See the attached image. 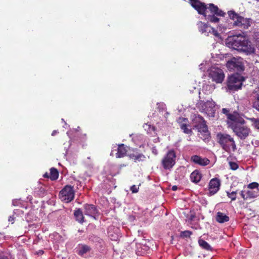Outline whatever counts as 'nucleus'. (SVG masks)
Masks as SVG:
<instances>
[{
	"label": "nucleus",
	"instance_id": "obj_39",
	"mask_svg": "<svg viewBox=\"0 0 259 259\" xmlns=\"http://www.w3.org/2000/svg\"><path fill=\"white\" fill-rule=\"evenodd\" d=\"M229 165L230 168L233 170H236L238 168V165L235 162H230Z\"/></svg>",
	"mask_w": 259,
	"mask_h": 259
},
{
	"label": "nucleus",
	"instance_id": "obj_16",
	"mask_svg": "<svg viewBox=\"0 0 259 259\" xmlns=\"http://www.w3.org/2000/svg\"><path fill=\"white\" fill-rule=\"evenodd\" d=\"M128 156L136 162L143 161L146 159V156L143 153L138 152L137 149L134 150L133 153L128 154Z\"/></svg>",
	"mask_w": 259,
	"mask_h": 259
},
{
	"label": "nucleus",
	"instance_id": "obj_38",
	"mask_svg": "<svg viewBox=\"0 0 259 259\" xmlns=\"http://www.w3.org/2000/svg\"><path fill=\"white\" fill-rule=\"evenodd\" d=\"M247 119L250 121L252 123V126L255 127L258 118H255L254 117L247 118Z\"/></svg>",
	"mask_w": 259,
	"mask_h": 259
},
{
	"label": "nucleus",
	"instance_id": "obj_49",
	"mask_svg": "<svg viewBox=\"0 0 259 259\" xmlns=\"http://www.w3.org/2000/svg\"><path fill=\"white\" fill-rule=\"evenodd\" d=\"M177 189H178V187H177V186H173L172 187V189H172L173 191H176V190H177Z\"/></svg>",
	"mask_w": 259,
	"mask_h": 259
},
{
	"label": "nucleus",
	"instance_id": "obj_31",
	"mask_svg": "<svg viewBox=\"0 0 259 259\" xmlns=\"http://www.w3.org/2000/svg\"><path fill=\"white\" fill-rule=\"evenodd\" d=\"M253 107L259 112V93L256 95L253 102Z\"/></svg>",
	"mask_w": 259,
	"mask_h": 259
},
{
	"label": "nucleus",
	"instance_id": "obj_9",
	"mask_svg": "<svg viewBox=\"0 0 259 259\" xmlns=\"http://www.w3.org/2000/svg\"><path fill=\"white\" fill-rule=\"evenodd\" d=\"M176 153L174 150H169L161 160V164L165 169L171 168L176 163Z\"/></svg>",
	"mask_w": 259,
	"mask_h": 259
},
{
	"label": "nucleus",
	"instance_id": "obj_52",
	"mask_svg": "<svg viewBox=\"0 0 259 259\" xmlns=\"http://www.w3.org/2000/svg\"><path fill=\"white\" fill-rule=\"evenodd\" d=\"M258 2H259V0H257Z\"/></svg>",
	"mask_w": 259,
	"mask_h": 259
},
{
	"label": "nucleus",
	"instance_id": "obj_20",
	"mask_svg": "<svg viewBox=\"0 0 259 259\" xmlns=\"http://www.w3.org/2000/svg\"><path fill=\"white\" fill-rule=\"evenodd\" d=\"M202 175L198 170H195L190 175V179L192 182L198 183L201 180Z\"/></svg>",
	"mask_w": 259,
	"mask_h": 259
},
{
	"label": "nucleus",
	"instance_id": "obj_36",
	"mask_svg": "<svg viewBox=\"0 0 259 259\" xmlns=\"http://www.w3.org/2000/svg\"><path fill=\"white\" fill-rule=\"evenodd\" d=\"M259 184L257 182H252L247 185V188L250 189H258Z\"/></svg>",
	"mask_w": 259,
	"mask_h": 259
},
{
	"label": "nucleus",
	"instance_id": "obj_32",
	"mask_svg": "<svg viewBox=\"0 0 259 259\" xmlns=\"http://www.w3.org/2000/svg\"><path fill=\"white\" fill-rule=\"evenodd\" d=\"M192 234V232L188 230L182 231L180 233V237L182 238H189Z\"/></svg>",
	"mask_w": 259,
	"mask_h": 259
},
{
	"label": "nucleus",
	"instance_id": "obj_11",
	"mask_svg": "<svg viewBox=\"0 0 259 259\" xmlns=\"http://www.w3.org/2000/svg\"><path fill=\"white\" fill-rule=\"evenodd\" d=\"M221 181L218 178L212 179L208 184L209 196H212L216 194L220 189Z\"/></svg>",
	"mask_w": 259,
	"mask_h": 259
},
{
	"label": "nucleus",
	"instance_id": "obj_12",
	"mask_svg": "<svg viewBox=\"0 0 259 259\" xmlns=\"http://www.w3.org/2000/svg\"><path fill=\"white\" fill-rule=\"evenodd\" d=\"M84 209V213L94 218H95V215L98 213V210L96 207L93 204H85L83 206Z\"/></svg>",
	"mask_w": 259,
	"mask_h": 259
},
{
	"label": "nucleus",
	"instance_id": "obj_33",
	"mask_svg": "<svg viewBox=\"0 0 259 259\" xmlns=\"http://www.w3.org/2000/svg\"><path fill=\"white\" fill-rule=\"evenodd\" d=\"M215 14L207 15V19L211 22L217 23L219 21V18L214 16Z\"/></svg>",
	"mask_w": 259,
	"mask_h": 259
},
{
	"label": "nucleus",
	"instance_id": "obj_45",
	"mask_svg": "<svg viewBox=\"0 0 259 259\" xmlns=\"http://www.w3.org/2000/svg\"><path fill=\"white\" fill-rule=\"evenodd\" d=\"M14 219H15L14 216L12 215V216H10L9 218V220H9V222H12V224H13L14 222Z\"/></svg>",
	"mask_w": 259,
	"mask_h": 259
},
{
	"label": "nucleus",
	"instance_id": "obj_27",
	"mask_svg": "<svg viewBox=\"0 0 259 259\" xmlns=\"http://www.w3.org/2000/svg\"><path fill=\"white\" fill-rule=\"evenodd\" d=\"M199 245L203 248L206 250H211V247L210 245L205 240L203 239H200L198 241Z\"/></svg>",
	"mask_w": 259,
	"mask_h": 259
},
{
	"label": "nucleus",
	"instance_id": "obj_51",
	"mask_svg": "<svg viewBox=\"0 0 259 259\" xmlns=\"http://www.w3.org/2000/svg\"><path fill=\"white\" fill-rule=\"evenodd\" d=\"M0 259H9L7 256H0Z\"/></svg>",
	"mask_w": 259,
	"mask_h": 259
},
{
	"label": "nucleus",
	"instance_id": "obj_28",
	"mask_svg": "<svg viewBox=\"0 0 259 259\" xmlns=\"http://www.w3.org/2000/svg\"><path fill=\"white\" fill-rule=\"evenodd\" d=\"M181 129L183 131V132L187 134H190L192 133V130L190 128V125L188 124H182L181 126H180Z\"/></svg>",
	"mask_w": 259,
	"mask_h": 259
},
{
	"label": "nucleus",
	"instance_id": "obj_13",
	"mask_svg": "<svg viewBox=\"0 0 259 259\" xmlns=\"http://www.w3.org/2000/svg\"><path fill=\"white\" fill-rule=\"evenodd\" d=\"M241 118H242L240 117L239 113L236 111H234L228 114L227 117V124L228 126L231 128V124L240 122Z\"/></svg>",
	"mask_w": 259,
	"mask_h": 259
},
{
	"label": "nucleus",
	"instance_id": "obj_7",
	"mask_svg": "<svg viewBox=\"0 0 259 259\" xmlns=\"http://www.w3.org/2000/svg\"><path fill=\"white\" fill-rule=\"evenodd\" d=\"M74 194L73 187L67 185L60 191L59 196L62 201L69 203L74 199Z\"/></svg>",
	"mask_w": 259,
	"mask_h": 259
},
{
	"label": "nucleus",
	"instance_id": "obj_47",
	"mask_svg": "<svg viewBox=\"0 0 259 259\" xmlns=\"http://www.w3.org/2000/svg\"><path fill=\"white\" fill-rule=\"evenodd\" d=\"M254 128H255V129H256V130L259 131V118H258V120L257 121L256 124Z\"/></svg>",
	"mask_w": 259,
	"mask_h": 259
},
{
	"label": "nucleus",
	"instance_id": "obj_34",
	"mask_svg": "<svg viewBox=\"0 0 259 259\" xmlns=\"http://www.w3.org/2000/svg\"><path fill=\"white\" fill-rule=\"evenodd\" d=\"M236 191H233L232 192H227V196L230 198L232 201H234L236 199Z\"/></svg>",
	"mask_w": 259,
	"mask_h": 259
},
{
	"label": "nucleus",
	"instance_id": "obj_44",
	"mask_svg": "<svg viewBox=\"0 0 259 259\" xmlns=\"http://www.w3.org/2000/svg\"><path fill=\"white\" fill-rule=\"evenodd\" d=\"M195 217H196V215L195 214H191L189 218V220L190 221L192 222L194 220V219L195 218Z\"/></svg>",
	"mask_w": 259,
	"mask_h": 259
},
{
	"label": "nucleus",
	"instance_id": "obj_19",
	"mask_svg": "<svg viewBox=\"0 0 259 259\" xmlns=\"http://www.w3.org/2000/svg\"><path fill=\"white\" fill-rule=\"evenodd\" d=\"M127 152V147L123 144H121L118 145L117 148V152L116 153V158H122L124 157Z\"/></svg>",
	"mask_w": 259,
	"mask_h": 259
},
{
	"label": "nucleus",
	"instance_id": "obj_6",
	"mask_svg": "<svg viewBox=\"0 0 259 259\" xmlns=\"http://www.w3.org/2000/svg\"><path fill=\"white\" fill-rule=\"evenodd\" d=\"M195 123V127L198 130V132L203 135L206 139L209 136L210 134L208 130V127L204 118L200 115H196L193 120Z\"/></svg>",
	"mask_w": 259,
	"mask_h": 259
},
{
	"label": "nucleus",
	"instance_id": "obj_29",
	"mask_svg": "<svg viewBox=\"0 0 259 259\" xmlns=\"http://www.w3.org/2000/svg\"><path fill=\"white\" fill-rule=\"evenodd\" d=\"M145 130L147 131L148 133L152 134L153 132H155V127L153 125H151L149 124H145L144 126Z\"/></svg>",
	"mask_w": 259,
	"mask_h": 259
},
{
	"label": "nucleus",
	"instance_id": "obj_41",
	"mask_svg": "<svg viewBox=\"0 0 259 259\" xmlns=\"http://www.w3.org/2000/svg\"><path fill=\"white\" fill-rule=\"evenodd\" d=\"M222 113L225 114L227 116V117H228V115L231 113H230L229 109H228L227 108H223Z\"/></svg>",
	"mask_w": 259,
	"mask_h": 259
},
{
	"label": "nucleus",
	"instance_id": "obj_25",
	"mask_svg": "<svg viewBox=\"0 0 259 259\" xmlns=\"http://www.w3.org/2000/svg\"><path fill=\"white\" fill-rule=\"evenodd\" d=\"M34 193L39 197H44L47 193L45 187L41 185H39V186L35 188Z\"/></svg>",
	"mask_w": 259,
	"mask_h": 259
},
{
	"label": "nucleus",
	"instance_id": "obj_23",
	"mask_svg": "<svg viewBox=\"0 0 259 259\" xmlns=\"http://www.w3.org/2000/svg\"><path fill=\"white\" fill-rule=\"evenodd\" d=\"M216 220L220 223H224L229 221V217L222 212H218L217 214Z\"/></svg>",
	"mask_w": 259,
	"mask_h": 259
},
{
	"label": "nucleus",
	"instance_id": "obj_30",
	"mask_svg": "<svg viewBox=\"0 0 259 259\" xmlns=\"http://www.w3.org/2000/svg\"><path fill=\"white\" fill-rule=\"evenodd\" d=\"M246 195L247 198H254L258 196L257 192L252 190L247 191Z\"/></svg>",
	"mask_w": 259,
	"mask_h": 259
},
{
	"label": "nucleus",
	"instance_id": "obj_22",
	"mask_svg": "<svg viewBox=\"0 0 259 259\" xmlns=\"http://www.w3.org/2000/svg\"><path fill=\"white\" fill-rule=\"evenodd\" d=\"M74 215L76 221L79 223L82 224L84 222L83 212L81 209L78 208L75 210L74 212Z\"/></svg>",
	"mask_w": 259,
	"mask_h": 259
},
{
	"label": "nucleus",
	"instance_id": "obj_26",
	"mask_svg": "<svg viewBox=\"0 0 259 259\" xmlns=\"http://www.w3.org/2000/svg\"><path fill=\"white\" fill-rule=\"evenodd\" d=\"M50 179L52 181H55L58 179L59 177V171L57 168L55 167H52L50 169Z\"/></svg>",
	"mask_w": 259,
	"mask_h": 259
},
{
	"label": "nucleus",
	"instance_id": "obj_3",
	"mask_svg": "<svg viewBox=\"0 0 259 259\" xmlns=\"http://www.w3.org/2000/svg\"><path fill=\"white\" fill-rule=\"evenodd\" d=\"M217 138L218 142L226 152H229L231 148L233 151L236 149L235 142L233 138L229 135L219 133L217 135Z\"/></svg>",
	"mask_w": 259,
	"mask_h": 259
},
{
	"label": "nucleus",
	"instance_id": "obj_2",
	"mask_svg": "<svg viewBox=\"0 0 259 259\" xmlns=\"http://www.w3.org/2000/svg\"><path fill=\"white\" fill-rule=\"evenodd\" d=\"M245 124V121L241 118L240 122L231 124V128L241 140H245L251 133L250 128Z\"/></svg>",
	"mask_w": 259,
	"mask_h": 259
},
{
	"label": "nucleus",
	"instance_id": "obj_17",
	"mask_svg": "<svg viewBox=\"0 0 259 259\" xmlns=\"http://www.w3.org/2000/svg\"><path fill=\"white\" fill-rule=\"evenodd\" d=\"M198 29L202 33H204L206 35H208L209 33L211 32L212 27L208 26L207 24L202 22L201 21L198 22L197 23Z\"/></svg>",
	"mask_w": 259,
	"mask_h": 259
},
{
	"label": "nucleus",
	"instance_id": "obj_43",
	"mask_svg": "<svg viewBox=\"0 0 259 259\" xmlns=\"http://www.w3.org/2000/svg\"><path fill=\"white\" fill-rule=\"evenodd\" d=\"M240 194L241 197L243 199V200H245L247 199V195L246 196V195L244 193L243 191H241L240 193Z\"/></svg>",
	"mask_w": 259,
	"mask_h": 259
},
{
	"label": "nucleus",
	"instance_id": "obj_35",
	"mask_svg": "<svg viewBox=\"0 0 259 259\" xmlns=\"http://www.w3.org/2000/svg\"><path fill=\"white\" fill-rule=\"evenodd\" d=\"M178 122L180 126L182 124H185L189 123V120L188 118L184 117H180L178 119Z\"/></svg>",
	"mask_w": 259,
	"mask_h": 259
},
{
	"label": "nucleus",
	"instance_id": "obj_5",
	"mask_svg": "<svg viewBox=\"0 0 259 259\" xmlns=\"http://www.w3.org/2000/svg\"><path fill=\"white\" fill-rule=\"evenodd\" d=\"M244 80V77L240 73H235L232 74L228 78V89L231 91H237L240 89Z\"/></svg>",
	"mask_w": 259,
	"mask_h": 259
},
{
	"label": "nucleus",
	"instance_id": "obj_46",
	"mask_svg": "<svg viewBox=\"0 0 259 259\" xmlns=\"http://www.w3.org/2000/svg\"><path fill=\"white\" fill-rule=\"evenodd\" d=\"M43 177L45 178H49L50 179V174L48 172H46L44 175Z\"/></svg>",
	"mask_w": 259,
	"mask_h": 259
},
{
	"label": "nucleus",
	"instance_id": "obj_48",
	"mask_svg": "<svg viewBox=\"0 0 259 259\" xmlns=\"http://www.w3.org/2000/svg\"><path fill=\"white\" fill-rule=\"evenodd\" d=\"M58 133V132L57 131H56V130H54V131H53V132H52V136H55V135H56V134L57 133Z\"/></svg>",
	"mask_w": 259,
	"mask_h": 259
},
{
	"label": "nucleus",
	"instance_id": "obj_14",
	"mask_svg": "<svg viewBox=\"0 0 259 259\" xmlns=\"http://www.w3.org/2000/svg\"><path fill=\"white\" fill-rule=\"evenodd\" d=\"M203 110L204 111L208 113V114H211V116H214L215 113V103L212 101H207L206 102L203 103V106H202Z\"/></svg>",
	"mask_w": 259,
	"mask_h": 259
},
{
	"label": "nucleus",
	"instance_id": "obj_21",
	"mask_svg": "<svg viewBox=\"0 0 259 259\" xmlns=\"http://www.w3.org/2000/svg\"><path fill=\"white\" fill-rule=\"evenodd\" d=\"M195 9L197 11L199 14L207 17V7L204 3H201Z\"/></svg>",
	"mask_w": 259,
	"mask_h": 259
},
{
	"label": "nucleus",
	"instance_id": "obj_18",
	"mask_svg": "<svg viewBox=\"0 0 259 259\" xmlns=\"http://www.w3.org/2000/svg\"><path fill=\"white\" fill-rule=\"evenodd\" d=\"M207 10H209L212 14H215L219 16L224 17L225 15V13L221 10H220L217 6H215L213 4H209Z\"/></svg>",
	"mask_w": 259,
	"mask_h": 259
},
{
	"label": "nucleus",
	"instance_id": "obj_37",
	"mask_svg": "<svg viewBox=\"0 0 259 259\" xmlns=\"http://www.w3.org/2000/svg\"><path fill=\"white\" fill-rule=\"evenodd\" d=\"M191 6L195 9L201 3L199 0H190Z\"/></svg>",
	"mask_w": 259,
	"mask_h": 259
},
{
	"label": "nucleus",
	"instance_id": "obj_24",
	"mask_svg": "<svg viewBox=\"0 0 259 259\" xmlns=\"http://www.w3.org/2000/svg\"><path fill=\"white\" fill-rule=\"evenodd\" d=\"M91 250L90 246L87 245H79L77 249V253L80 255H83L84 254L89 252Z\"/></svg>",
	"mask_w": 259,
	"mask_h": 259
},
{
	"label": "nucleus",
	"instance_id": "obj_42",
	"mask_svg": "<svg viewBox=\"0 0 259 259\" xmlns=\"http://www.w3.org/2000/svg\"><path fill=\"white\" fill-rule=\"evenodd\" d=\"M210 33H212L215 36H219V33L218 32L217 30L214 29L213 27H212V29H211V32Z\"/></svg>",
	"mask_w": 259,
	"mask_h": 259
},
{
	"label": "nucleus",
	"instance_id": "obj_4",
	"mask_svg": "<svg viewBox=\"0 0 259 259\" xmlns=\"http://www.w3.org/2000/svg\"><path fill=\"white\" fill-rule=\"evenodd\" d=\"M228 14L230 18L234 21V25L244 29L250 26V19L241 16L234 11H228Z\"/></svg>",
	"mask_w": 259,
	"mask_h": 259
},
{
	"label": "nucleus",
	"instance_id": "obj_8",
	"mask_svg": "<svg viewBox=\"0 0 259 259\" xmlns=\"http://www.w3.org/2000/svg\"><path fill=\"white\" fill-rule=\"evenodd\" d=\"M226 67L230 71H234L240 73L244 70V66L239 59L232 58L226 63Z\"/></svg>",
	"mask_w": 259,
	"mask_h": 259
},
{
	"label": "nucleus",
	"instance_id": "obj_1",
	"mask_svg": "<svg viewBox=\"0 0 259 259\" xmlns=\"http://www.w3.org/2000/svg\"><path fill=\"white\" fill-rule=\"evenodd\" d=\"M231 43L234 49L244 52L247 55L254 52V48L251 46L250 42L244 36H233Z\"/></svg>",
	"mask_w": 259,
	"mask_h": 259
},
{
	"label": "nucleus",
	"instance_id": "obj_40",
	"mask_svg": "<svg viewBox=\"0 0 259 259\" xmlns=\"http://www.w3.org/2000/svg\"><path fill=\"white\" fill-rule=\"evenodd\" d=\"M131 190L132 191V193H137L139 191V187H137L136 185H133L131 187Z\"/></svg>",
	"mask_w": 259,
	"mask_h": 259
},
{
	"label": "nucleus",
	"instance_id": "obj_50",
	"mask_svg": "<svg viewBox=\"0 0 259 259\" xmlns=\"http://www.w3.org/2000/svg\"><path fill=\"white\" fill-rule=\"evenodd\" d=\"M43 253H44V251L41 250H39L37 253L38 254H40V255L42 254Z\"/></svg>",
	"mask_w": 259,
	"mask_h": 259
},
{
	"label": "nucleus",
	"instance_id": "obj_10",
	"mask_svg": "<svg viewBox=\"0 0 259 259\" xmlns=\"http://www.w3.org/2000/svg\"><path fill=\"white\" fill-rule=\"evenodd\" d=\"M209 75L212 80L216 83H222L225 77L223 71L218 68L211 69L209 73Z\"/></svg>",
	"mask_w": 259,
	"mask_h": 259
},
{
	"label": "nucleus",
	"instance_id": "obj_15",
	"mask_svg": "<svg viewBox=\"0 0 259 259\" xmlns=\"http://www.w3.org/2000/svg\"><path fill=\"white\" fill-rule=\"evenodd\" d=\"M191 160L194 163L201 166H206L208 165L210 161L207 158H202L198 155H193L191 157Z\"/></svg>",
	"mask_w": 259,
	"mask_h": 259
}]
</instances>
